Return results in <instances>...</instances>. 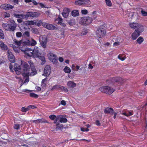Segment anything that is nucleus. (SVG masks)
Masks as SVG:
<instances>
[{"mask_svg": "<svg viewBox=\"0 0 147 147\" xmlns=\"http://www.w3.org/2000/svg\"><path fill=\"white\" fill-rule=\"evenodd\" d=\"M21 64L23 68L22 75L24 77L26 78L24 82V84H26L29 81V76H34L37 74V71L35 69L33 62L31 61H28L30 67H29V65L28 63L23 61L20 60Z\"/></svg>", "mask_w": 147, "mask_h": 147, "instance_id": "1", "label": "nucleus"}, {"mask_svg": "<svg viewBox=\"0 0 147 147\" xmlns=\"http://www.w3.org/2000/svg\"><path fill=\"white\" fill-rule=\"evenodd\" d=\"M100 90L102 92L110 94H112L114 91V90L109 86H103L100 88Z\"/></svg>", "mask_w": 147, "mask_h": 147, "instance_id": "2", "label": "nucleus"}, {"mask_svg": "<svg viewBox=\"0 0 147 147\" xmlns=\"http://www.w3.org/2000/svg\"><path fill=\"white\" fill-rule=\"evenodd\" d=\"M18 12H15L13 13V16L16 18H18L17 20V22L20 23L22 22V19H26V14H19L17 13Z\"/></svg>", "mask_w": 147, "mask_h": 147, "instance_id": "3", "label": "nucleus"}, {"mask_svg": "<svg viewBox=\"0 0 147 147\" xmlns=\"http://www.w3.org/2000/svg\"><path fill=\"white\" fill-rule=\"evenodd\" d=\"M92 21V18L89 17L82 18L80 20V23L83 25L89 24L91 23Z\"/></svg>", "mask_w": 147, "mask_h": 147, "instance_id": "4", "label": "nucleus"}, {"mask_svg": "<svg viewBox=\"0 0 147 147\" xmlns=\"http://www.w3.org/2000/svg\"><path fill=\"white\" fill-rule=\"evenodd\" d=\"M39 39L41 45L43 48H45L47 41L46 36L45 35L41 36L39 37Z\"/></svg>", "mask_w": 147, "mask_h": 147, "instance_id": "5", "label": "nucleus"}, {"mask_svg": "<svg viewBox=\"0 0 147 147\" xmlns=\"http://www.w3.org/2000/svg\"><path fill=\"white\" fill-rule=\"evenodd\" d=\"M97 36L99 38L103 36L105 34V31L104 28H99L97 29L96 31Z\"/></svg>", "mask_w": 147, "mask_h": 147, "instance_id": "6", "label": "nucleus"}, {"mask_svg": "<svg viewBox=\"0 0 147 147\" xmlns=\"http://www.w3.org/2000/svg\"><path fill=\"white\" fill-rule=\"evenodd\" d=\"M47 55L49 59L53 63L55 64L57 63L58 59L56 55L52 53H49Z\"/></svg>", "mask_w": 147, "mask_h": 147, "instance_id": "7", "label": "nucleus"}, {"mask_svg": "<svg viewBox=\"0 0 147 147\" xmlns=\"http://www.w3.org/2000/svg\"><path fill=\"white\" fill-rule=\"evenodd\" d=\"M33 57L34 58H38L40 55L41 53H40V49L38 47L35 46L33 50Z\"/></svg>", "mask_w": 147, "mask_h": 147, "instance_id": "8", "label": "nucleus"}, {"mask_svg": "<svg viewBox=\"0 0 147 147\" xmlns=\"http://www.w3.org/2000/svg\"><path fill=\"white\" fill-rule=\"evenodd\" d=\"M40 15V13L35 12L28 11L26 13V18L28 19L29 17L36 18Z\"/></svg>", "mask_w": 147, "mask_h": 147, "instance_id": "9", "label": "nucleus"}, {"mask_svg": "<svg viewBox=\"0 0 147 147\" xmlns=\"http://www.w3.org/2000/svg\"><path fill=\"white\" fill-rule=\"evenodd\" d=\"M78 1H75V3L76 5H82V4H84L88 6L91 4V2L90 0H78Z\"/></svg>", "mask_w": 147, "mask_h": 147, "instance_id": "10", "label": "nucleus"}, {"mask_svg": "<svg viewBox=\"0 0 147 147\" xmlns=\"http://www.w3.org/2000/svg\"><path fill=\"white\" fill-rule=\"evenodd\" d=\"M38 22L39 23V24H42V26L44 27L48 30H53L55 28V26L53 25L52 24L45 23H42V21H39Z\"/></svg>", "mask_w": 147, "mask_h": 147, "instance_id": "11", "label": "nucleus"}, {"mask_svg": "<svg viewBox=\"0 0 147 147\" xmlns=\"http://www.w3.org/2000/svg\"><path fill=\"white\" fill-rule=\"evenodd\" d=\"M22 50L24 52L25 56L32 57H33V50L30 48H26L24 50Z\"/></svg>", "mask_w": 147, "mask_h": 147, "instance_id": "12", "label": "nucleus"}, {"mask_svg": "<svg viewBox=\"0 0 147 147\" xmlns=\"http://www.w3.org/2000/svg\"><path fill=\"white\" fill-rule=\"evenodd\" d=\"M51 69L49 65H47L45 68L44 70V74H42V76L48 77L51 72Z\"/></svg>", "mask_w": 147, "mask_h": 147, "instance_id": "13", "label": "nucleus"}, {"mask_svg": "<svg viewBox=\"0 0 147 147\" xmlns=\"http://www.w3.org/2000/svg\"><path fill=\"white\" fill-rule=\"evenodd\" d=\"M24 43L28 46H34L37 44L36 41L32 38L29 40H26L24 42Z\"/></svg>", "mask_w": 147, "mask_h": 147, "instance_id": "14", "label": "nucleus"}, {"mask_svg": "<svg viewBox=\"0 0 147 147\" xmlns=\"http://www.w3.org/2000/svg\"><path fill=\"white\" fill-rule=\"evenodd\" d=\"M2 25L3 28L6 30L9 31H13L14 30L13 29V27H11L9 24L3 23Z\"/></svg>", "mask_w": 147, "mask_h": 147, "instance_id": "15", "label": "nucleus"}, {"mask_svg": "<svg viewBox=\"0 0 147 147\" xmlns=\"http://www.w3.org/2000/svg\"><path fill=\"white\" fill-rule=\"evenodd\" d=\"M7 53L9 61L11 62H15V58L11 51L8 50L7 51Z\"/></svg>", "mask_w": 147, "mask_h": 147, "instance_id": "16", "label": "nucleus"}, {"mask_svg": "<svg viewBox=\"0 0 147 147\" xmlns=\"http://www.w3.org/2000/svg\"><path fill=\"white\" fill-rule=\"evenodd\" d=\"M0 7L1 9H3L9 10L13 9L14 7L9 4H4L1 5Z\"/></svg>", "mask_w": 147, "mask_h": 147, "instance_id": "17", "label": "nucleus"}, {"mask_svg": "<svg viewBox=\"0 0 147 147\" xmlns=\"http://www.w3.org/2000/svg\"><path fill=\"white\" fill-rule=\"evenodd\" d=\"M70 11L69 9L65 8L64 9L62 13L63 16L65 18H67L68 16Z\"/></svg>", "mask_w": 147, "mask_h": 147, "instance_id": "18", "label": "nucleus"}, {"mask_svg": "<svg viewBox=\"0 0 147 147\" xmlns=\"http://www.w3.org/2000/svg\"><path fill=\"white\" fill-rule=\"evenodd\" d=\"M14 68L17 74L19 75L21 74V69L19 65L16 63H15L14 65Z\"/></svg>", "mask_w": 147, "mask_h": 147, "instance_id": "19", "label": "nucleus"}, {"mask_svg": "<svg viewBox=\"0 0 147 147\" xmlns=\"http://www.w3.org/2000/svg\"><path fill=\"white\" fill-rule=\"evenodd\" d=\"M140 35V32L138 31V30H136L134 32L132 33L131 36L133 40H135Z\"/></svg>", "mask_w": 147, "mask_h": 147, "instance_id": "20", "label": "nucleus"}, {"mask_svg": "<svg viewBox=\"0 0 147 147\" xmlns=\"http://www.w3.org/2000/svg\"><path fill=\"white\" fill-rule=\"evenodd\" d=\"M24 24L26 25H31L37 24L38 25L39 24L37 22L34 21H26L24 22Z\"/></svg>", "mask_w": 147, "mask_h": 147, "instance_id": "21", "label": "nucleus"}, {"mask_svg": "<svg viewBox=\"0 0 147 147\" xmlns=\"http://www.w3.org/2000/svg\"><path fill=\"white\" fill-rule=\"evenodd\" d=\"M21 42V40H18L16 39H15L13 41V45H12V46L16 45V47H19Z\"/></svg>", "mask_w": 147, "mask_h": 147, "instance_id": "22", "label": "nucleus"}, {"mask_svg": "<svg viewBox=\"0 0 147 147\" xmlns=\"http://www.w3.org/2000/svg\"><path fill=\"white\" fill-rule=\"evenodd\" d=\"M113 110L111 108L107 107L104 110V112L105 113H109L113 115Z\"/></svg>", "mask_w": 147, "mask_h": 147, "instance_id": "23", "label": "nucleus"}, {"mask_svg": "<svg viewBox=\"0 0 147 147\" xmlns=\"http://www.w3.org/2000/svg\"><path fill=\"white\" fill-rule=\"evenodd\" d=\"M67 86L70 88H73L76 86V84L74 82L71 81H68L67 83Z\"/></svg>", "mask_w": 147, "mask_h": 147, "instance_id": "24", "label": "nucleus"}, {"mask_svg": "<svg viewBox=\"0 0 147 147\" xmlns=\"http://www.w3.org/2000/svg\"><path fill=\"white\" fill-rule=\"evenodd\" d=\"M0 47L2 50L6 51L8 49V47L7 45L1 41H0Z\"/></svg>", "mask_w": 147, "mask_h": 147, "instance_id": "25", "label": "nucleus"}, {"mask_svg": "<svg viewBox=\"0 0 147 147\" xmlns=\"http://www.w3.org/2000/svg\"><path fill=\"white\" fill-rule=\"evenodd\" d=\"M129 25L131 28L135 29H136L138 26H139L138 23L134 22L130 23L129 24Z\"/></svg>", "mask_w": 147, "mask_h": 147, "instance_id": "26", "label": "nucleus"}, {"mask_svg": "<svg viewBox=\"0 0 147 147\" xmlns=\"http://www.w3.org/2000/svg\"><path fill=\"white\" fill-rule=\"evenodd\" d=\"M138 25L139 26H138V27L136 29L137 30H138V31L140 32V33L141 32L143 31L144 29V28L143 26L140 24H138Z\"/></svg>", "mask_w": 147, "mask_h": 147, "instance_id": "27", "label": "nucleus"}, {"mask_svg": "<svg viewBox=\"0 0 147 147\" xmlns=\"http://www.w3.org/2000/svg\"><path fill=\"white\" fill-rule=\"evenodd\" d=\"M56 21H58V24H60L63 26H65L66 25L65 24L62 23L63 20L62 18L59 17L56 20Z\"/></svg>", "mask_w": 147, "mask_h": 147, "instance_id": "28", "label": "nucleus"}, {"mask_svg": "<svg viewBox=\"0 0 147 147\" xmlns=\"http://www.w3.org/2000/svg\"><path fill=\"white\" fill-rule=\"evenodd\" d=\"M9 22L11 24L10 26L12 27H13V29L15 30L17 26L15 21L13 20H9Z\"/></svg>", "mask_w": 147, "mask_h": 147, "instance_id": "29", "label": "nucleus"}, {"mask_svg": "<svg viewBox=\"0 0 147 147\" xmlns=\"http://www.w3.org/2000/svg\"><path fill=\"white\" fill-rule=\"evenodd\" d=\"M38 58L40 59L41 61V64L42 65L44 64L45 63V58L44 56H42L40 55Z\"/></svg>", "mask_w": 147, "mask_h": 147, "instance_id": "30", "label": "nucleus"}, {"mask_svg": "<svg viewBox=\"0 0 147 147\" xmlns=\"http://www.w3.org/2000/svg\"><path fill=\"white\" fill-rule=\"evenodd\" d=\"M59 118V120L60 121L61 123H65L67 121V119L65 118L62 117L61 116H58Z\"/></svg>", "mask_w": 147, "mask_h": 147, "instance_id": "31", "label": "nucleus"}, {"mask_svg": "<svg viewBox=\"0 0 147 147\" xmlns=\"http://www.w3.org/2000/svg\"><path fill=\"white\" fill-rule=\"evenodd\" d=\"M71 14L74 16H78L79 15L78 11L76 10H73L71 12Z\"/></svg>", "mask_w": 147, "mask_h": 147, "instance_id": "32", "label": "nucleus"}, {"mask_svg": "<svg viewBox=\"0 0 147 147\" xmlns=\"http://www.w3.org/2000/svg\"><path fill=\"white\" fill-rule=\"evenodd\" d=\"M107 5L109 7H111L112 5V3L110 0H105Z\"/></svg>", "mask_w": 147, "mask_h": 147, "instance_id": "33", "label": "nucleus"}, {"mask_svg": "<svg viewBox=\"0 0 147 147\" xmlns=\"http://www.w3.org/2000/svg\"><path fill=\"white\" fill-rule=\"evenodd\" d=\"M80 67L79 66L76 65V66H75L73 64L71 66V69H72L74 71L76 70H78L79 69Z\"/></svg>", "mask_w": 147, "mask_h": 147, "instance_id": "34", "label": "nucleus"}, {"mask_svg": "<svg viewBox=\"0 0 147 147\" xmlns=\"http://www.w3.org/2000/svg\"><path fill=\"white\" fill-rule=\"evenodd\" d=\"M61 86L58 85H56L53 86L51 88L52 90H53L55 89H57V90H60Z\"/></svg>", "mask_w": 147, "mask_h": 147, "instance_id": "35", "label": "nucleus"}, {"mask_svg": "<svg viewBox=\"0 0 147 147\" xmlns=\"http://www.w3.org/2000/svg\"><path fill=\"white\" fill-rule=\"evenodd\" d=\"M144 39L143 38L141 37H140L137 40V42L139 44H141L144 41Z\"/></svg>", "mask_w": 147, "mask_h": 147, "instance_id": "36", "label": "nucleus"}, {"mask_svg": "<svg viewBox=\"0 0 147 147\" xmlns=\"http://www.w3.org/2000/svg\"><path fill=\"white\" fill-rule=\"evenodd\" d=\"M34 122L36 123H39L42 122H47L45 120L42 119H40L34 120Z\"/></svg>", "mask_w": 147, "mask_h": 147, "instance_id": "37", "label": "nucleus"}, {"mask_svg": "<svg viewBox=\"0 0 147 147\" xmlns=\"http://www.w3.org/2000/svg\"><path fill=\"white\" fill-rule=\"evenodd\" d=\"M64 71L67 73H69L71 72L70 69L68 67H65L64 69Z\"/></svg>", "mask_w": 147, "mask_h": 147, "instance_id": "38", "label": "nucleus"}, {"mask_svg": "<svg viewBox=\"0 0 147 147\" xmlns=\"http://www.w3.org/2000/svg\"><path fill=\"white\" fill-rule=\"evenodd\" d=\"M113 80L116 82H121V81L122 80V79L119 77H116L113 78Z\"/></svg>", "mask_w": 147, "mask_h": 147, "instance_id": "39", "label": "nucleus"}, {"mask_svg": "<svg viewBox=\"0 0 147 147\" xmlns=\"http://www.w3.org/2000/svg\"><path fill=\"white\" fill-rule=\"evenodd\" d=\"M19 47H16L15 46H13V48L15 52L16 53H18L19 51Z\"/></svg>", "mask_w": 147, "mask_h": 147, "instance_id": "40", "label": "nucleus"}, {"mask_svg": "<svg viewBox=\"0 0 147 147\" xmlns=\"http://www.w3.org/2000/svg\"><path fill=\"white\" fill-rule=\"evenodd\" d=\"M0 38L1 39H4V35L3 31L0 28Z\"/></svg>", "mask_w": 147, "mask_h": 147, "instance_id": "41", "label": "nucleus"}, {"mask_svg": "<svg viewBox=\"0 0 147 147\" xmlns=\"http://www.w3.org/2000/svg\"><path fill=\"white\" fill-rule=\"evenodd\" d=\"M60 90H61L65 92H67L68 91V90L67 88L65 87L61 86V87Z\"/></svg>", "mask_w": 147, "mask_h": 147, "instance_id": "42", "label": "nucleus"}, {"mask_svg": "<svg viewBox=\"0 0 147 147\" xmlns=\"http://www.w3.org/2000/svg\"><path fill=\"white\" fill-rule=\"evenodd\" d=\"M127 110H123L122 111V112L121 113V114L123 115L126 116L128 117V114L127 112Z\"/></svg>", "mask_w": 147, "mask_h": 147, "instance_id": "43", "label": "nucleus"}, {"mask_svg": "<svg viewBox=\"0 0 147 147\" xmlns=\"http://www.w3.org/2000/svg\"><path fill=\"white\" fill-rule=\"evenodd\" d=\"M20 125L16 123L15 124L13 128L15 129L18 130L20 129Z\"/></svg>", "mask_w": 147, "mask_h": 147, "instance_id": "44", "label": "nucleus"}, {"mask_svg": "<svg viewBox=\"0 0 147 147\" xmlns=\"http://www.w3.org/2000/svg\"><path fill=\"white\" fill-rule=\"evenodd\" d=\"M30 96L31 97H33L34 98H37L38 97V95L34 93H31L30 94Z\"/></svg>", "mask_w": 147, "mask_h": 147, "instance_id": "45", "label": "nucleus"}, {"mask_svg": "<svg viewBox=\"0 0 147 147\" xmlns=\"http://www.w3.org/2000/svg\"><path fill=\"white\" fill-rule=\"evenodd\" d=\"M57 117L55 115H51L49 116V118L52 120H54Z\"/></svg>", "mask_w": 147, "mask_h": 147, "instance_id": "46", "label": "nucleus"}, {"mask_svg": "<svg viewBox=\"0 0 147 147\" xmlns=\"http://www.w3.org/2000/svg\"><path fill=\"white\" fill-rule=\"evenodd\" d=\"M118 58L120 60H121L122 61H123L124 60L126 57L125 58L124 57H122V56L121 55H119L118 57Z\"/></svg>", "mask_w": 147, "mask_h": 147, "instance_id": "47", "label": "nucleus"}, {"mask_svg": "<svg viewBox=\"0 0 147 147\" xmlns=\"http://www.w3.org/2000/svg\"><path fill=\"white\" fill-rule=\"evenodd\" d=\"M29 110V108H28V107L27 108L23 107L21 109L22 111L23 112H26Z\"/></svg>", "mask_w": 147, "mask_h": 147, "instance_id": "48", "label": "nucleus"}, {"mask_svg": "<svg viewBox=\"0 0 147 147\" xmlns=\"http://www.w3.org/2000/svg\"><path fill=\"white\" fill-rule=\"evenodd\" d=\"M3 15L5 18H9L10 16V14L8 12H5Z\"/></svg>", "mask_w": 147, "mask_h": 147, "instance_id": "49", "label": "nucleus"}, {"mask_svg": "<svg viewBox=\"0 0 147 147\" xmlns=\"http://www.w3.org/2000/svg\"><path fill=\"white\" fill-rule=\"evenodd\" d=\"M88 12V11L86 9H82L81 10L82 13L83 14H86Z\"/></svg>", "mask_w": 147, "mask_h": 147, "instance_id": "50", "label": "nucleus"}, {"mask_svg": "<svg viewBox=\"0 0 147 147\" xmlns=\"http://www.w3.org/2000/svg\"><path fill=\"white\" fill-rule=\"evenodd\" d=\"M141 13L142 14V15L143 16H147V12L142 10L141 11Z\"/></svg>", "mask_w": 147, "mask_h": 147, "instance_id": "51", "label": "nucleus"}, {"mask_svg": "<svg viewBox=\"0 0 147 147\" xmlns=\"http://www.w3.org/2000/svg\"><path fill=\"white\" fill-rule=\"evenodd\" d=\"M81 130L82 131H89V129L87 128L81 127Z\"/></svg>", "mask_w": 147, "mask_h": 147, "instance_id": "52", "label": "nucleus"}, {"mask_svg": "<svg viewBox=\"0 0 147 147\" xmlns=\"http://www.w3.org/2000/svg\"><path fill=\"white\" fill-rule=\"evenodd\" d=\"M16 36L18 37H20L22 36V33L20 32H17L16 33Z\"/></svg>", "mask_w": 147, "mask_h": 147, "instance_id": "53", "label": "nucleus"}, {"mask_svg": "<svg viewBox=\"0 0 147 147\" xmlns=\"http://www.w3.org/2000/svg\"><path fill=\"white\" fill-rule=\"evenodd\" d=\"M127 112L128 114V117L132 115L133 114V112L131 111L127 110Z\"/></svg>", "mask_w": 147, "mask_h": 147, "instance_id": "54", "label": "nucleus"}, {"mask_svg": "<svg viewBox=\"0 0 147 147\" xmlns=\"http://www.w3.org/2000/svg\"><path fill=\"white\" fill-rule=\"evenodd\" d=\"M24 34L28 37H29L30 36L29 32L28 31L25 32L24 33Z\"/></svg>", "mask_w": 147, "mask_h": 147, "instance_id": "55", "label": "nucleus"}, {"mask_svg": "<svg viewBox=\"0 0 147 147\" xmlns=\"http://www.w3.org/2000/svg\"><path fill=\"white\" fill-rule=\"evenodd\" d=\"M87 32L86 30H84L82 31V32L81 33V35H84L86 34L87 33Z\"/></svg>", "mask_w": 147, "mask_h": 147, "instance_id": "56", "label": "nucleus"}, {"mask_svg": "<svg viewBox=\"0 0 147 147\" xmlns=\"http://www.w3.org/2000/svg\"><path fill=\"white\" fill-rule=\"evenodd\" d=\"M61 103L63 106H65L66 105V102L64 100H62L61 102Z\"/></svg>", "mask_w": 147, "mask_h": 147, "instance_id": "57", "label": "nucleus"}, {"mask_svg": "<svg viewBox=\"0 0 147 147\" xmlns=\"http://www.w3.org/2000/svg\"><path fill=\"white\" fill-rule=\"evenodd\" d=\"M36 108V106L34 105H30L28 106V108H29V110L31 109H33Z\"/></svg>", "mask_w": 147, "mask_h": 147, "instance_id": "58", "label": "nucleus"}, {"mask_svg": "<svg viewBox=\"0 0 147 147\" xmlns=\"http://www.w3.org/2000/svg\"><path fill=\"white\" fill-rule=\"evenodd\" d=\"M13 65L11 63H10V64L9 65V69H10V70L11 71H13Z\"/></svg>", "mask_w": 147, "mask_h": 147, "instance_id": "59", "label": "nucleus"}, {"mask_svg": "<svg viewBox=\"0 0 147 147\" xmlns=\"http://www.w3.org/2000/svg\"><path fill=\"white\" fill-rule=\"evenodd\" d=\"M22 90L23 92H26L27 93H28V92H31L32 91L31 90H28L27 89H24L23 90Z\"/></svg>", "mask_w": 147, "mask_h": 147, "instance_id": "60", "label": "nucleus"}, {"mask_svg": "<svg viewBox=\"0 0 147 147\" xmlns=\"http://www.w3.org/2000/svg\"><path fill=\"white\" fill-rule=\"evenodd\" d=\"M95 124L98 126H100V121L98 120H96V121Z\"/></svg>", "mask_w": 147, "mask_h": 147, "instance_id": "61", "label": "nucleus"}, {"mask_svg": "<svg viewBox=\"0 0 147 147\" xmlns=\"http://www.w3.org/2000/svg\"><path fill=\"white\" fill-rule=\"evenodd\" d=\"M41 86L44 88H45L46 86V83H42Z\"/></svg>", "mask_w": 147, "mask_h": 147, "instance_id": "62", "label": "nucleus"}, {"mask_svg": "<svg viewBox=\"0 0 147 147\" xmlns=\"http://www.w3.org/2000/svg\"><path fill=\"white\" fill-rule=\"evenodd\" d=\"M118 112H114L113 111V114H114V116H113V118L114 119H115L116 117V116H117V114L118 113Z\"/></svg>", "mask_w": 147, "mask_h": 147, "instance_id": "63", "label": "nucleus"}, {"mask_svg": "<svg viewBox=\"0 0 147 147\" xmlns=\"http://www.w3.org/2000/svg\"><path fill=\"white\" fill-rule=\"evenodd\" d=\"M47 78H45L42 80V83H46V81L47 80Z\"/></svg>", "mask_w": 147, "mask_h": 147, "instance_id": "64", "label": "nucleus"}]
</instances>
